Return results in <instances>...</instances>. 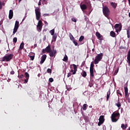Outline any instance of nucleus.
<instances>
[{"mask_svg": "<svg viewBox=\"0 0 130 130\" xmlns=\"http://www.w3.org/2000/svg\"><path fill=\"white\" fill-rule=\"evenodd\" d=\"M120 116V114H119V112H114L112 113L111 115V120L112 122H116L118 119H119V117Z\"/></svg>", "mask_w": 130, "mask_h": 130, "instance_id": "1", "label": "nucleus"}, {"mask_svg": "<svg viewBox=\"0 0 130 130\" xmlns=\"http://www.w3.org/2000/svg\"><path fill=\"white\" fill-rule=\"evenodd\" d=\"M14 57V54H9L8 55H6L4 56L2 59V61H6L8 62V61H11L13 58Z\"/></svg>", "mask_w": 130, "mask_h": 130, "instance_id": "2", "label": "nucleus"}, {"mask_svg": "<svg viewBox=\"0 0 130 130\" xmlns=\"http://www.w3.org/2000/svg\"><path fill=\"white\" fill-rule=\"evenodd\" d=\"M102 58H103V53H101L98 54L95 57L94 60V64H98V63H99V61H101Z\"/></svg>", "mask_w": 130, "mask_h": 130, "instance_id": "3", "label": "nucleus"}, {"mask_svg": "<svg viewBox=\"0 0 130 130\" xmlns=\"http://www.w3.org/2000/svg\"><path fill=\"white\" fill-rule=\"evenodd\" d=\"M41 9H40L39 7H36L35 9L36 19L38 21H39V20H40V17H41Z\"/></svg>", "mask_w": 130, "mask_h": 130, "instance_id": "4", "label": "nucleus"}, {"mask_svg": "<svg viewBox=\"0 0 130 130\" xmlns=\"http://www.w3.org/2000/svg\"><path fill=\"white\" fill-rule=\"evenodd\" d=\"M103 13L105 17L108 18V17L109 16V14L110 13V11H109V8H108L107 6H105L103 9Z\"/></svg>", "mask_w": 130, "mask_h": 130, "instance_id": "5", "label": "nucleus"}, {"mask_svg": "<svg viewBox=\"0 0 130 130\" xmlns=\"http://www.w3.org/2000/svg\"><path fill=\"white\" fill-rule=\"evenodd\" d=\"M121 28H122V26L120 25L119 24H116L114 26V28L116 29L117 33H118L119 31H121Z\"/></svg>", "mask_w": 130, "mask_h": 130, "instance_id": "6", "label": "nucleus"}, {"mask_svg": "<svg viewBox=\"0 0 130 130\" xmlns=\"http://www.w3.org/2000/svg\"><path fill=\"white\" fill-rule=\"evenodd\" d=\"M46 57H47V56L46 55V54H44L41 59V61L40 62V64H42L44 61H45V60L46 59Z\"/></svg>", "mask_w": 130, "mask_h": 130, "instance_id": "7", "label": "nucleus"}, {"mask_svg": "<svg viewBox=\"0 0 130 130\" xmlns=\"http://www.w3.org/2000/svg\"><path fill=\"white\" fill-rule=\"evenodd\" d=\"M49 53L51 57H53V56H55V54L56 53V50L53 49V51L51 50L50 52H49Z\"/></svg>", "mask_w": 130, "mask_h": 130, "instance_id": "8", "label": "nucleus"}, {"mask_svg": "<svg viewBox=\"0 0 130 130\" xmlns=\"http://www.w3.org/2000/svg\"><path fill=\"white\" fill-rule=\"evenodd\" d=\"M13 17H14V12H13V10H10L9 11V19L11 20V19H13Z\"/></svg>", "mask_w": 130, "mask_h": 130, "instance_id": "9", "label": "nucleus"}, {"mask_svg": "<svg viewBox=\"0 0 130 130\" xmlns=\"http://www.w3.org/2000/svg\"><path fill=\"white\" fill-rule=\"evenodd\" d=\"M95 35H96V37L98 38V39H100V40H103V38H102V36H101V34H100V33H99V32L97 31L95 33Z\"/></svg>", "mask_w": 130, "mask_h": 130, "instance_id": "10", "label": "nucleus"}, {"mask_svg": "<svg viewBox=\"0 0 130 130\" xmlns=\"http://www.w3.org/2000/svg\"><path fill=\"white\" fill-rule=\"evenodd\" d=\"M72 66L74 70V72L72 73V75H76V73H77V71H78V67H77V65L75 64H73Z\"/></svg>", "mask_w": 130, "mask_h": 130, "instance_id": "11", "label": "nucleus"}, {"mask_svg": "<svg viewBox=\"0 0 130 130\" xmlns=\"http://www.w3.org/2000/svg\"><path fill=\"white\" fill-rule=\"evenodd\" d=\"M124 92H125V97H127V95H128V89L127 88V86L124 87Z\"/></svg>", "mask_w": 130, "mask_h": 130, "instance_id": "12", "label": "nucleus"}, {"mask_svg": "<svg viewBox=\"0 0 130 130\" xmlns=\"http://www.w3.org/2000/svg\"><path fill=\"white\" fill-rule=\"evenodd\" d=\"M45 49L47 53H49L51 50V47H50V45H48Z\"/></svg>", "mask_w": 130, "mask_h": 130, "instance_id": "13", "label": "nucleus"}, {"mask_svg": "<svg viewBox=\"0 0 130 130\" xmlns=\"http://www.w3.org/2000/svg\"><path fill=\"white\" fill-rule=\"evenodd\" d=\"M110 4L113 9H116V7H117V3H116L115 2H111Z\"/></svg>", "mask_w": 130, "mask_h": 130, "instance_id": "14", "label": "nucleus"}, {"mask_svg": "<svg viewBox=\"0 0 130 130\" xmlns=\"http://www.w3.org/2000/svg\"><path fill=\"white\" fill-rule=\"evenodd\" d=\"M116 107H118V108H120V107L121 106V103H120V102L119 101V98L118 99V102L117 103H116L115 104Z\"/></svg>", "mask_w": 130, "mask_h": 130, "instance_id": "15", "label": "nucleus"}, {"mask_svg": "<svg viewBox=\"0 0 130 130\" xmlns=\"http://www.w3.org/2000/svg\"><path fill=\"white\" fill-rule=\"evenodd\" d=\"M80 8L82 11H84L85 10H87V6L85 4H82L80 5Z\"/></svg>", "mask_w": 130, "mask_h": 130, "instance_id": "16", "label": "nucleus"}, {"mask_svg": "<svg viewBox=\"0 0 130 130\" xmlns=\"http://www.w3.org/2000/svg\"><path fill=\"white\" fill-rule=\"evenodd\" d=\"M99 120V121H101L102 122L104 123V121H105V119H104V115L100 116Z\"/></svg>", "mask_w": 130, "mask_h": 130, "instance_id": "17", "label": "nucleus"}, {"mask_svg": "<svg viewBox=\"0 0 130 130\" xmlns=\"http://www.w3.org/2000/svg\"><path fill=\"white\" fill-rule=\"evenodd\" d=\"M90 78L94 77V69H90Z\"/></svg>", "mask_w": 130, "mask_h": 130, "instance_id": "18", "label": "nucleus"}, {"mask_svg": "<svg viewBox=\"0 0 130 130\" xmlns=\"http://www.w3.org/2000/svg\"><path fill=\"white\" fill-rule=\"evenodd\" d=\"M87 107H88V105L87 104H83L81 109H82L83 110H87Z\"/></svg>", "mask_w": 130, "mask_h": 130, "instance_id": "19", "label": "nucleus"}, {"mask_svg": "<svg viewBox=\"0 0 130 130\" xmlns=\"http://www.w3.org/2000/svg\"><path fill=\"white\" fill-rule=\"evenodd\" d=\"M24 44L23 42H22L20 45L19 50H22V49H24Z\"/></svg>", "mask_w": 130, "mask_h": 130, "instance_id": "20", "label": "nucleus"}, {"mask_svg": "<svg viewBox=\"0 0 130 130\" xmlns=\"http://www.w3.org/2000/svg\"><path fill=\"white\" fill-rule=\"evenodd\" d=\"M121 128H122V129H126V127H127V124H126L125 125H124V124H122L121 125Z\"/></svg>", "mask_w": 130, "mask_h": 130, "instance_id": "21", "label": "nucleus"}, {"mask_svg": "<svg viewBox=\"0 0 130 130\" xmlns=\"http://www.w3.org/2000/svg\"><path fill=\"white\" fill-rule=\"evenodd\" d=\"M19 27H16L15 26H14V29H13V35H15V34H16L17 31H18V28Z\"/></svg>", "mask_w": 130, "mask_h": 130, "instance_id": "22", "label": "nucleus"}, {"mask_svg": "<svg viewBox=\"0 0 130 130\" xmlns=\"http://www.w3.org/2000/svg\"><path fill=\"white\" fill-rule=\"evenodd\" d=\"M52 38L54 42H55V41H56V38H57V35H56V34H55L54 35H53Z\"/></svg>", "mask_w": 130, "mask_h": 130, "instance_id": "23", "label": "nucleus"}, {"mask_svg": "<svg viewBox=\"0 0 130 130\" xmlns=\"http://www.w3.org/2000/svg\"><path fill=\"white\" fill-rule=\"evenodd\" d=\"M110 90L107 92V101H108V100L109 99V97H110Z\"/></svg>", "mask_w": 130, "mask_h": 130, "instance_id": "24", "label": "nucleus"}, {"mask_svg": "<svg viewBox=\"0 0 130 130\" xmlns=\"http://www.w3.org/2000/svg\"><path fill=\"white\" fill-rule=\"evenodd\" d=\"M82 76L83 78H86V77H87V72L85 71H83Z\"/></svg>", "mask_w": 130, "mask_h": 130, "instance_id": "25", "label": "nucleus"}, {"mask_svg": "<svg viewBox=\"0 0 130 130\" xmlns=\"http://www.w3.org/2000/svg\"><path fill=\"white\" fill-rule=\"evenodd\" d=\"M69 37H70V39L72 40V41L75 40V38L74 37L73 35H72V34H71V33L69 34Z\"/></svg>", "mask_w": 130, "mask_h": 130, "instance_id": "26", "label": "nucleus"}, {"mask_svg": "<svg viewBox=\"0 0 130 130\" xmlns=\"http://www.w3.org/2000/svg\"><path fill=\"white\" fill-rule=\"evenodd\" d=\"M94 67H95V65H94V62H91L90 63V69H94Z\"/></svg>", "mask_w": 130, "mask_h": 130, "instance_id": "27", "label": "nucleus"}, {"mask_svg": "<svg viewBox=\"0 0 130 130\" xmlns=\"http://www.w3.org/2000/svg\"><path fill=\"white\" fill-rule=\"evenodd\" d=\"M69 58H68V56L65 54V56L63 57V59H62L63 61H68V60Z\"/></svg>", "mask_w": 130, "mask_h": 130, "instance_id": "28", "label": "nucleus"}, {"mask_svg": "<svg viewBox=\"0 0 130 130\" xmlns=\"http://www.w3.org/2000/svg\"><path fill=\"white\" fill-rule=\"evenodd\" d=\"M37 29L38 32H41V30H42V26H37Z\"/></svg>", "mask_w": 130, "mask_h": 130, "instance_id": "29", "label": "nucleus"}, {"mask_svg": "<svg viewBox=\"0 0 130 130\" xmlns=\"http://www.w3.org/2000/svg\"><path fill=\"white\" fill-rule=\"evenodd\" d=\"M110 36L112 37H115V32H114V31H111L110 32Z\"/></svg>", "mask_w": 130, "mask_h": 130, "instance_id": "30", "label": "nucleus"}, {"mask_svg": "<svg viewBox=\"0 0 130 130\" xmlns=\"http://www.w3.org/2000/svg\"><path fill=\"white\" fill-rule=\"evenodd\" d=\"M37 26L42 27V21L39 20Z\"/></svg>", "mask_w": 130, "mask_h": 130, "instance_id": "31", "label": "nucleus"}, {"mask_svg": "<svg viewBox=\"0 0 130 130\" xmlns=\"http://www.w3.org/2000/svg\"><path fill=\"white\" fill-rule=\"evenodd\" d=\"M84 36H81L79 40V42H82V41H83V40H84Z\"/></svg>", "mask_w": 130, "mask_h": 130, "instance_id": "32", "label": "nucleus"}, {"mask_svg": "<svg viewBox=\"0 0 130 130\" xmlns=\"http://www.w3.org/2000/svg\"><path fill=\"white\" fill-rule=\"evenodd\" d=\"M54 32H55L54 28L50 30V33L51 35H54Z\"/></svg>", "mask_w": 130, "mask_h": 130, "instance_id": "33", "label": "nucleus"}, {"mask_svg": "<svg viewBox=\"0 0 130 130\" xmlns=\"http://www.w3.org/2000/svg\"><path fill=\"white\" fill-rule=\"evenodd\" d=\"M14 27H16L17 28H19V21H16Z\"/></svg>", "mask_w": 130, "mask_h": 130, "instance_id": "34", "label": "nucleus"}, {"mask_svg": "<svg viewBox=\"0 0 130 130\" xmlns=\"http://www.w3.org/2000/svg\"><path fill=\"white\" fill-rule=\"evenodd\" d=\"M17 41H18V39L17 38H14L13 39V42L14 43H17Z\"/></svg>", "mask_w": 130, "mask_h": 130, "instance_id": "35", "label": "nucleus"}, {"mask_svg": "<svg viewBox=\"0 0 130 130\" xmlns=\"http://www.w3.org/2000/svg\"><path fill=\"white\" fill-rule=\"evenodd\" d=\"M25 78H26V79H29V74L28 73H27V72H25Z\"/></svg>", "mask_w": 130, "mask_h": 130, "instance_id": "36", "label": "nucleus"}, {"mask_svg": "<svg viewBox=\"0 0 130 130\" xmlns=\"http://www.w3.org/2000/svg\"><path fill=\"white\" fill-rule=\"evenodd\" d=\"M74 44H75V46H78V42H77V41H76V40H73V41H72Z\"/></svg>", "mask_w": 130, "mask_h": 130, "instance_id": "37", "label": "nucleus"}, {"mask_svg": "<svg viewBox=\"0 0 130 130\" xmlns=\"http://www.w3.org/2000/svg\"><path fill=\"white\" fill-rule=\"evenodd\" d=\"M47 72L48 74H51L52 70L51 69H48Z\"/></svg>", "mask_w": 130, "mask_h": 130, "instance_id": "38", "label": "nucleus"}, {"mask_svg": "<svg viewBox=\"0 0 130 130\" xmlns=\"http://www.w3.org/2000/svg\"><path fill=\"white\" fill-rule=\"evenodd\" d=\"M29 56H34V57H35V53H33V52L30 53Z\"/></svg>", "mask_w": 130, "mask_h": 130, "instance_id": "39", "label": "nucleus"}, {"mask_svg": "<svg viewBox=\"0 0 130 130\" xmlns=\"http://www.w3.org/2000/svg\"><path fill=\"white\" fill-rule=\"evenodd\" d=\"M117 95H120L121 96H122V94L120 93V91L119 90H117Z\"/></svg>", "mask_w": 130, "mask_h": 130, "instance_id": "40", "label": "nucleus"}, {"mask_svg": "<svg viewBox=\"0 0 130 130\" xmlns=\"http://www.w3.org/2000/svg\"><path fill=\"white\" fill-rule=\"evenodd\" d=\"M127 38H130V35H129V30H127Z\"/></svg>", "mask_w": 130, "mask_h": 130, "instance_id": "41", "label": "nucleus"}, {"mask_svg": "<svg viewBox=\"0 0 130 130\" xmlns=\"http://www.w3.org/2000/svg\"><path fill=\"white\" fill-rule=\"evenodd\" d=\"M29 57L30 58L31 60H34V58H35V57L32 56H29Z\"/></svg>", "mask_w": 130, "mask_h": 130, "instance_id": "42", "label": "nucleus"}, {"mask_svg": "<svg viewBox=\"0 0 130 130\" xmlns=\"http://www.w3.org/2000/svg\"><path fill=\"white\" fill-rule=\"evenodd\" d=\"M72 22H75V23H76L77 22V19H76V18H72L71 19Z\"/></svg>", "mask_w": 130, "mask_h": 130, "instance_id": "43", "label": "nucleus"}, {"mask_svg": "<svg viewBox=\"0 0 130 130\" xmlns=\"http://www.w3.org/2000/svg\"><path fill=\"white\" fill-rule=\"evenodd\" d=\"M2 9H3V3L0 1V10H2Z\"/></svg>", "mask_w": 130, "mask_h": 130, "instance_id": "44", "label": "nucleus"}, {"mask_svg": "<svg viewBox=\"0 0 130 130\" xmlns=\"http://www.w3.org/2000/svg\"><path fill=\"white\" fill-rule=\"evenodd\" d=\"M49 81L50 83H52V82H53V78H49Z\"/></svg>", "mask_w": 130, "mask_h": 130, "instance_id": "45", "label": "nucleus"}, {"mask_svg": "<svg viewBox=\"0 0 130 130\" xmlns=\"http://www.w3.org/2000/svg\"><path fill=\"white\" fill-rule=\"evenodd\" d=\"M103 123H104L103 122H101V121H99V122H98L99 126H100V125H101V124H102Z\"/></svg>", "mask_w": 130, "mask_h": 130, "instance_id": "46", "label": "nucleus"}, {"mask_svg": "<svg viewBox=\"0 0 130 130\" xmlns=\"http://www.w3.org/2000/svg\"><path fill=\"white\" fill-rule=\"evenodd\" d=\"M118 70L119 69L118 68L115 71L114 75H117V73H118Z\"/></svg>", "mask_w": 130, "mask_h": 130, "instance_id": "47", "label": "nucleus"}, {"mask_svg": "<svg viewBox=\"0 0 130 130\" xmlns=\"http://www.w3.org/2000/svg\"><path fill=\"white\" fill-rule=\"evenodd\" d=\"M49 16V14H43V17H48Z\"/></svg>", "mask_w": 130, "mask_h": 130, "instance_id": "48", "label": "nucleus"}, {"mask_svg": "<svg viewBox=\"0 0 130 130\" xmlns=\"http://www.w3.org/2000/svg\"><path fill=\"white\" fill-rule=\"evenodd\" d=\"M71 76H72V73H69L68 74L67 77H68V78H70V77H71Z\"/></svg>", "mask_w": 130, "mask_h": 130, "instance_id": "49", "label": "nucleus"}, {"mask_svg": "<svg viewBox=\"0 0 130 130\" xmlns=\"http://www.w3.org/2000/svg\"><path fill=\"white\" fill-rule=\"evenodd\" d=\"M85 61H83L81 64V68H83V67H84V66H85Z\"/></svg>", "mask_w": 130, "mask_h": 130, "instance_id": "50", "label": "nucleus"}, {"mask_svg": "<svg viewBox=\"0 0 130 130\" xmlns=\"http://www.w3.org/2000/svg\"><path fill=\"white\" fill-rule=\"evenodd\" d=\"M11 75H15V71H12L10 72Z\"/></svg>", "mask_w": 130, "mask_h": 130, "instance_id": "51", "label": "nucleus"}, {"mask_svg": "<svg viewBox=\"0 0 130 130\" xmlns=\"http://www.w3.org/2000/svg\"><path fill=\"white\" fill-rule=\"evenodd\" d=\"M42 52L43 53H45V52H46V50H45V49H43L42 50Z\"/></svg>", "mask_w": 130, "mask_h": 130, "instance_id": "52", "label": "nucleus"}, {"mask_svg": "<svg viewBox=\"0 0 130 130\" xmlns=\"http://www.w3.org/2000/svg\"><path fill=\"white\" fill-rule=\"evenodd\" d=\"M29 79L26 78V79H24V82L25 83H28V80Z\"/></svg>", "mask_w": 130, "mask_h": 130, "instance_id": "53", "label": "nucleus"}, {"mask_svg": "<svg viewBox=\"0 0 130 130\" xmlns=\"http://www.w3.org/2000/svg\"><path fill=\"white\" fill-rule=\"evenodd\" d=\"M20 78H21V79L24 78V75H22V74L20 75Z\"/></svg>", "mask_w": 130, "mask_h": 130, "instance_id": "54", "label": "nucleus"}, {"mask_svg": "<svg viewBox=\"0 0 130 130\" xmlns=\"http://www.w3.org/2000/svg\"><path fill=\"white\" fill-rule=\"evenodd\" d=\"M38 6H41V1L40 0L38 3Z\"/></svg>", "mask_w": 130, "mask_h": 130, "instance_id": "55", "label": "nucleus"}, {"mask_svg": "<svg viewBox=\"0 0 130 130\" xmlns=\"http://www.w3.org/2000/svg\"><path fill=\"white\" fill-rule=\"evenodd\" d=\"M45 24L47 26H48V23L47 22V21H44Z\"/></svg>", "mask_w": 130, "mask_h": 130, "instance_id": "56", "label": "nucleus"}, {"mask_svg": "<svg viewBox=\"0 0 130 130\" xmlns=\"http://www.w3.org/2000/svg\"><path fill=\"white\" fill-rule=\"evenodd\" d=\"M89 87L91 88L92 86H93V84L92 83H90L89 85Z\"/></svg>", "mask_w": 130, "mask_h": 130, "instance_id": "57", "label": "nucleus"}, {"mask_svg": "<svg viewBox=\"0 0 130 130\" xmlns=\"http://www.w3.org/2000/svg\"><path fill=\"white\" fill-rule=\"evenodd\" d=\"M72 88L70 87L69 88H67L68 91H71Z\"/></svg>", "mask_w": 130, "mask_h": 130, "instance_id": "58", "label": "nucleus"}, {"mask_svg": "<svg viewBox=\"0 0 130 130\" xmlns=\"http://www.w3.org/2000/svg\"><path fill=\"white\" fill-rule=\"evenodd\" d=\"M74 72H75V70H71V73H74Z\"/></svg>", "mask_w": 130, "mask_h": 130, "instance_id": "59", "label": "nucleus"}, {"mask_svg": "<svg viewBox=\"0 0 130 130\" xmlns=\"http://www.w3.org/2000/svg\"><path fill=\"white\" fill-rule=\"evenodd\" d=\"M34 46H35V47H37V44H35Z\"/></svg>", "mask_w": 130, "mask_h": 130, "instance_id": "60", "label": "nucleus"}, {"mask_svg": "<svg viewBox=\"0 0 130 130\" xmlns=\"http://www.w3.org/2000/svg\"><path fill=\"white\" fill-rule=\"evenodd\" d=\"M2 6H5V3H2Z\"/></svg>", "mask_w": 130, "mask_h": 130, "instance_id": "61", "label": "nucleus"}, {"mask_svg": "<svg viewBox=\"0 0 130 130\" xmlns=\"http://www.w3.org/2000/svg\"><path fill=\"white\" fill-rule=\"evenodd\" d=\"M128 3H129V5H130V0H128Z\"/></svg>", "mask_w": 130, "mask_h": 130, "instance_id": "62", "label": "nucleus"}, {"mask_svg": "<svg viewBox=\"0 0 130 130\" xmlns=\"http://www.w3.org/2000/svg\"><path fill=\"white\" fill-rule=\"evenodd\" d=\"M127 130H130V126L128 127V128L127 129Z\"/></svg>", "mask_w": 130, "mask_h": 130, "instance_id": "63", "label": "nucleus"}, {"mask_svg": "<svg viewBox=\"0 0 130 130\" xmlns=\"http://www.w3.org/2000/svg\"><path fill=\"white\" fill-rule=\"evenodd\" d=\"M128 16H129V18H130V12H129V13Z\"/></svg>", "mask_w": 130, "mask_h": 130, "instance_id": "64", "label": "nucleus"}]
</instances>
